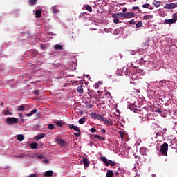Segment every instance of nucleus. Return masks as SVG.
Wrapping results in <instances>:
<instances>
[{
  "mask_svg": "<svg viewBox=\"0 0 177 177\" xmlns=\"http://www.w3.org/2000/svg\"><path fill=\"white\" fill-rule=\"evenodd\" d=\"M100 160L105 164L106 167H109V165L111 167L115 166V162H114L113 160H108L107 158L104 156L100 157Z\"/></svg>",
  "mask_w": 177,
  "mask_h": 177,
  "instance_id": "f257e3e1",
  "label": "nucleus"
},
{
  "mask_svg": "<svg viewBox=\"0 0 177 177\" xmlns=\"http://www.w3.org/2000/svg\"><path fill=\"white\" fill-rule=\"evenodd\" d=\"M160 153L162 156H168V143L165 142L160 146Z\"/></svg>",
  "mask_w": 177,
  "mask_h": 177,
  "instance_id": "f03ea898",
  "label": "nucleus"
},
{
  "mask_svg": "<svg viewBox=\"0 0 177 177\" xmlns=\"http://www.w3.org/2000/svg\"><path fill=\"white\" fill-rule=\"evenodd\" d=\"M6 123H7L8 125H14L15 124L19 123V120L17 118H7L6 119Z\"/></svg>",
  "mask_w": 177,
  "mask_h": 177,
  "instance_id": "7ed1b4c3",
  "label": "nucleus"
},
{
  "mask_svg": "<svg viewBox=\"0 0 177 177\" xmlns=\"http://www.w3.org/2000/svg\"><path fill=\"white\" fill-rule=\"evenodd\" d=\"M57 143L62 147L67 146V142H66L65 140H63L62 138L57 139Z\"/></svg>",
  "mask_w": 177,
  "mask_h": 177,
  "instance_id": "20e7f679",
  "label": "nucleus"
},
{
  "mask_svg": "<svg viewBox=\"0 0 177 177\" xmlns=\"http://www.w3.org/2000/svg\"><path fill=\"white\" fill-rule=\"evenodd\" d=\"M153 111L156 113H162V110H161V106L159 104H156L153 106Z\"/></svg>",
  "mask_w": 177,
  "mask_h": 177,
  "instance_id": "39448f33",
  "label": "nucleus"
},
{
  "mask_svg": "<svg viewBox=\"0 0 177 177\" xmlns=\"http://www.w3.org/2000/svg\"><path fill=\"white\" fill-rule=\"evenodd\" d=\"M82 162H83V164H84V167L85 168L89 167V165L91 164V162L89 161L88 159H87V158H83Z\"/></svg>",
  "mask_w": 177,
  "mask_h": 177,
  "instance_id": "423d86ee",
  "label": "nucleus"
},
{
  "mask_svg": "<svg viewBox=\"0 0 177 177\" xmlns=\"http://www.w3.org/2000/svg\"><path fill=\"white\" fill-rule=\"evenodd\" d=\"M27 107H28V104H24L21 105V106H18L17 107V110L19 111H21L23 110H26V109H27Z\"/></svg>",
  "mask_w": 177,
  "mask_h": 177,
  "instance_id": "0eeeda50",
  "label": "nucleus"
},
{
  "mask_svg": "<svg viewBox=\"0 0 177 177\" xmlns=\"http://www.w3.org/2000/svg\"><path fill=\"white\" fill-rule=\"evenodd\" d=\"M176 19H165V24H174L176 23Z\"/></svg>",
  "mask_w": 177,
  "mask_h": 177,
  "instance_id": "6e6552de",
  "label": "nucleus"
},
{
  "mask_svg": "<svg viewBox=\"0 0 177 177\" xmlns=\"http://www.w3.org/2000/svg\"><path fill=\"white\" fill-rule=\"evenodd\" d=\"M68 127L70 129H74V131H76V132H81L80 127L74 126V124H68Z\"/></svg>",
  "mask_w": 177,
  "mask_h": 177,
  "instance_id": "1a4fd4ad",
  "label": "nucleus"
},
{
  "mask_svg": "<svg viewBox=\"0 0 177 177\" xmlns=\"http://www.w3.org/2000/svg\"><path fill=\"white\" fill-rule=\"evenodd\" d=\"M45 136H46V133H40L39 135L35 136V139H36V140H39V139H42L45 138Z\"/></svg>",
  "mask_w": 177,
  "mask_h": 177,
  "instance_id": "9d476101",
  "label": "nucleus"
},
{
  "mask_svg": "<svg viewBox=\"0 0 177 177\" xmlns=\"http://www.w3.org/2000/svg\"><path fill=\"white\" fill-rule=\"evenodd\" d=\"M124 15H125L126 19H131L132 17H135V13L133 12H127V13H124Z\"/></svg>",
  "mask_w": 177,
  "mask_h": 177,
  "instance_id": "9b49d317",
  "label": "nucleus"
},
{
  "mask_svg": "<svg viewBox=\"0 0 177 177\" xmlns=\"http://www.w3.org/2000/svg\"><path fill=\"white\" fill-rule=\"evenodd\" d=\"M84 88H85L84 86H79L77 88V91L78 93H80V94L81 93H84Z\"/></svg>",
  "mask_w": 177,
  "mask_h": 177,
  "instance_id": "f8f14e48",
  "label": "nucleus"
},
{
  "mask_svg": "<svg viewBox=\"0 0 177 177\" xmlns=\"http://www.w3.org/2000/svg\"><path fill=\"white\" fill-rule=\"evenodd\" d=\"M53 175V171H46L44 174V177H50Z\"/></svg>",
  "mask_w": 177,
  "mask_h": 177,
  "instance_id": "ddd939ff",
  "label": "nucleus"
},
{
  "mask_svg": "<svg viewBox=\"0 0 177 177\" xmlns=\"http://www.w3.org/2000/svg\"><path fill=\"white\" fill-rule=\"evenodd\" d=\"M35 15H36V17L37 19H39V18L42 17V11L37 10L35 11Z\"/></svg>",
  "mask_w": 177,
  "mask_h": 177,
  "instance_id": "4468645a",
  "label": "nucleus"
},
{
  "mask_svg": "<svg viewBox=\"0 0 177 177\" xmlns=\"http://www.w3.org/2000/svg\"><path fill=\"white\" fill-rule=\"evenodd\" d=\"M102 122H104L105 125H108L109 127L113 125V123L110 120H107L106 118H104Z\"/></svg>",
  "mask_w": 177,
  "mask_h": 177,
  "instance_id": "2eb2a0df",
  "label": "nucleus"
},
{
  "mask_svg": "<svg viewBox=\"0 0 177 177\" xmlns=\"http://www.w3.org/2000/svg\"><path fill=\"white\" fill-rule=\"evenodd\" d=\"M153 6H155V8H160V6H161V1L155 0L153 2Z\"/></svg>",
  "mask_w": 177,
  "mask_h": 177,
  "instance_id": "dca6fc26",
  "label": "nucleus"
},
{
  "mask_svg": "<svg viewBox=\"0 0 177 177\" xmlns=\"http://www.w3.org/2000/svg\"><path fill=\"white\" fill-rule=\"evenodd\" d=\"M37 111H38V110L37 109H35L32 111H31V112L30 113L26 114V117H32V115L35 114V113H37Z\"/></svg>",
  "mask_w": 177,
  "mask_h": 177,
  "instance_id": "f3484780",
  "label": "nucleus"
},
{
  "mask_svg": "<svg viewBox=\"0 0 177 177\" xmlns=\"http://www.w3.org/2000/svg\"><path fill=\"white\" fill-rule=\"evenodd\" d=\"M17 139L19 142H23L24 140V136L23 134H19L17 136Z\"/></svg>",
  "mask_w": 177,
  "mask_h": 177,
  "instance_id": "a211bd4d",
  "label": "nucleus"
},
{
  "mask_svg": "<svg viewBox=\"0 0 177 177\" xmlns=\"http://www.w3.org/2000/svg\"><path fill=\"white\" fill-rule=\"evenodd\" d=\"M30 149H37V147H38V143L37 142H32L29 145Z\"/></svg>",
  "mask_w": 177,
  "mask_h": 177,
  "instance_id": "6ab92c4d",
  "label": "nucleus"
},
{
  "mask_svg": "<svg viewBox=\"0 0 177 177\" xmlns=\"http://www.w3.org/2000/svg\"><path fill=\"white\" fill-rule=\"evenodd\" d=\"M55 50H62L63 49V46L60 44H56L54 47Z\"/></svg>",
  "mask_w": 177,
  "mask_h": 177,
  "instance_id": "aec40b11",
  "label": "nucleus"
},
{
  "mask_svg": "<svg viewBox=\"0 0 177 177\" xmlns=\"http://www.w3.org/2000/svg\"><path fill=\"white\" fill-rule=\"evenodd\" d=\"M52 13H54V15H56V13H59V10H57V6H55L53 7Z\"/></svg>",
  "mask_w": 177,
  "mask_h": 177,
  "instance_id": "412c9836",
  "label": "nucleus"
},
{
  "mask_svg": "<svg viewBox=\"0 0 177 177\" xmlns=\"http://www.w3.org/2000/svg\"><path fill=\"white\" fill-rule=\"evenodd\" d=\"M114 173H113L112 170H108L106 172V177H113Z\"/></svg>",
  "mask_w": 177,
  "mask_h": 177,
  "instance_id": "4be33fe9",
  "label": "nucleus"
},
{
  "mask_svg": "<svg viewBox=\"0 0 177 177\" xmlns=\"http://www.w3.org/2000/svg\"><path fill=\"white\" fill-rule=\"evenodd\" d=\"M144 20H150V19H153V15H147L143 17Z\"/></svg>",
  "mask_w": 177,
  "mask_h": 177,
  "instance_id": "5701e85b",
  "label": "nucleus"
},
{
  "mask_svg": "<svg viewBox=\"0 0 177 177\" xmlns=\"http://www.w3.org/2000/svg\"><path fill=\"white\" fill-rule=\"evenodd\" d=\"M99 114H96V113H91V118H93L94 120H97Z\"/></svg>",
  "mask_w": 177,
  "mask_h": 177,
  "instance_id": "b1692460",
  "label": "nucleus"
},
{
  "mask_svg": "<svg viewBox=\"0 0 177 177\" xmlns=\"http://www.w3.org/2000/svg\"><path fill=\"white\" fill-rule=\"evenodd\" d=\"M94 138H96L97 139H99V140H102V141L106 140V138L100 137V136H99V135H95Z\"/></svg>",
  "mask_w": 177,
  "mask_h": 177,
  "instance_id": "393cba45",
  "label": "nucleus"
},
{
  "mask_svg": "<svg viewBox=\"0 0 177 177\" xmlns=\"http://www.w3.org/2000/svg\"><path fill=\"white\" fill-rule=\"evenodd\" d=\"M85 121H86V119L85 118V117H83L79 120V124H85Z\"/></svg>",
  "mask_w": 177,
  "mask_h": 177,
  "instance_id": "a878e982",
  "label": "nucleus"
},
{
  "mask_svg": "<svg viewBox=\"0 0 177 177\" xmlns=\"http://www.w3.org/2000/svg\"><path fill=\"white\" fill-rule=\"evenodd\" d=\"M149 44H150V38H147L145 42L143 43L144 46H149Z\"/></svg>",
  "mask_w": 177,
  "mask_h": 177,
  "instance_id": "bb28decb",
  "label": "nucleus"
},
{
  "mask_svg": "<svg viewBox=\"0 0 177 177\" xmlns=\"http://www.w3.org/2000/svg\"><path fill=\"white\" fill-rule=\"evenodd\" d=\"M136 27L137 28H140V27H143V23L142 21H139L136 24Z\"/></svg>",
  "mask_w": 177,
  "mask_h": 177,
  "instance_id": "cd10ccee",
  "label": "nucleus"
},
{
  "mask_svg": "<svg viewBox=\"0 0 177 177\" xmlns=\"http://www.w3.org/2000/svg\"><path fill=\"white\" fill-rule=\"evenodd\" d=\"M14 157H17V158H23V157H26V153H21L16 156H14Z\"/></svg>",
  "mask_w": 177,
  "mask_h": 177,
  "instance_id": "c85d7f7f",
  "label": "nucleus"
},
{
  "mask_svg": "<svg viewBox=\"0 0 177 177\" xmlns=\"http://www.w3.org/2000/svg\"><path fill=\"white\" fill-rule=\"evenodd\" d=\"M119 14V19H122V20H124V19H126L125 18V13H118Z\"/></svg>",
  "mask_w": 177,
  "mask_h": 177,
  "instance_id": "c756f323",
  "label": "nucleus"
},
{
  "mask_svg": "<svg viewBox=\"0 0 177 177\" xmlns=\"http://www.w3.org/2000/svg\"><path fill=\"white\" fill-rule=\"evenodd\" d=\"M104 118H105L104 117H103L101 115L98 114L97 120H98V121H104Z\"/></svg>",
  "mask_w": 177,
  "mask_h": 177,
  "instance_id": "7c9ffc66",
  "label": "nucleus"
},
{
  "mask_svg": "<svg viewBox=\"0 0 177 177\" xmlns=\"http://www.w3.org/2000/svg\"><path fill=\"white\" fill-rule=\"evenodd\" d=\"M57 127H63V123L62 122V120H57L55 122Z\"/></svg>",
  "mask_w": 177,
  "mask_h": 177,
  "instance_id": "2f4dec72",
  "label": "nucleus"
},
{
  "mask_svg": "<svg viewBox=\"0 0 177 177\" xmlns=\"http://www.w3.org/2000/svg\"><path fill=\"white\" fill-rule=\"evenodd\" d=\"M100 85H102V82H99L97 83H95L94 85L95 89H97L99 88Z\"/></svg>",
  "mask_w": 177,
  "mask_h": 177,
  "instance_id": "473e14b6",
  "label": "nucleus"
},
{
  "mask_svg": "<svg viewBox=\"0 0 177 177\" xmlns=\"http://www.w3.org/2000/svg\"><path fill=\"white\" fill-rule=\"evenodd\" d=\"M37 1L38 0H28L29 4L30 5H35Z\"/></svg>",
  "mask_w": 177,
  "mask_h": 177,
  "instance_id": "72a5a7b5",
  "label": "nucleus"
},
{
  "mask_svg": "<svg viewBox=\"0 0 177 177\" xmlns=\"http://www.w3.org/2000/svg\"><path fill=\"white\" fill-rule=\"evenodd\" d=\"M4 115H12V113H10V111H9V110H6L4 111Z\"/></svg>",
  "mask_w": 177,
  "mask_h": 177,
  "instance_id": "f704fd0d",
  "label": "nucleus"
},
{
  "mask_svg": "<svg viewBox=\"0 0 177 177\" xmlns=\"http://www.w3.org/2000/svg\"><path fill=\"white\" fill-rule=\"evenodd\" d=\"M112 17H113V19H120L118 13H115V14L112 15Z\"/></svg>",
  "mask_w": 177,
  "mask_h": 177,
  "instance_id": "c9c22d12",
  "label": "nucleus"
},
{
  "mask_svg": "<svg viewBox=\"0 0 177 177\" xmlns=\"http://www.w3.org/2000/svg\"><path fill=\"white\" fill-rule=\"evenodd\" d=\"M48 129L53 130L55 129V125H53V124H49L48 126Z\"/></svg>",
  "mask_w": 177,
  "mask_h": 177,
  "instance_id": "e433bc0d",
  "label": "nucleus"
},
{
  "mask_svg": "<svg viewBox=\"0 0 177 177\" xmlns=\"http://www.w3.org/2000/svg\"><path fill=\"white\" fill-rule=\"evenodd\" d=\"M86 9L88 12H92V7H91V6H89V5L86 6Z\"/></svg>",
  "mask_w": 177,
  "mask_h": 177,
  "instance_id": "4c0bfd02",
  "label": "nucleus"
},
{
  "mask_svg": "<svg viewBox=\"0 0 177 177\" xmlns=\"http://www.w3.org/2000/svg\"><path fill=\"white\" fill-rule=\"evenodd\" d=\"M164 9H171V6H170V4L166 3V4L164 6Z\"/></svg>",
  "mask_w": 177,
  "mask_h": 177,
  "instance_id": "58836bf2",
  "label": "nucleus"
},
{
  "mask_svg": "<svg viewBox=\"0 0 177 177\" xmlns=\"http://www.w3.org/2000/svg\"><path fill=\"white\" fill-rule=\"evenodd\" d=\"M149 6H150V4H149V3L142 5V8H144L145 9H149Z\"/></svg>",
  "mask_w": 177,
  "mask_h": 177,
  "instance_id": "ea45409f",
  "label": "nucleus"
},
{
  "mask_svg": "<svg viewBox=\"0 0 177 177\" xmlns=\"http://www.w3.org/2000/svg\"><path fill=\"white\" fill-rule=\"evenodd\" d=\"M177 5L176 3H171L170 4V9H175L176 8Z\"/></svg>",
  "mask_w": 177,
  "mask_h": 177,
  "instance_id": "a19ab883",
  "label": "nucleus"
},
{
  "mask_svg": "<svg viewBox=\"0 0 177 177\" xmlns=\"http://www.w3.org/2000/svg\"><path fill=\"white\" fill-rule=\"evenodd\" d=\"M34 95H35V96H39V90H36L33 92Z\"/></svg>",
  "mask_w": 177,
  "mask_h": 177,
  "instance_id": "79ce46f5",
  "label": "nucleus"
},
{
  "mask_svg": "<svg viewBox=\"0 0 177 177\" xmlns=\"http://www.w3.org/2000/svg\"><path fill=\"white\" fill-rule=\"evenodd\" d=\"M106 96H107V97H111V99H112L113 97H111V93H110V92L107 91L105 93Z\"/></svg>",
  "mask_w": 177,
  "mask_h": 177,
  "instance_id": "37998d69",
  "label": "nucleus"
},
{
  "mask_svg": "<svg viewBox=\"0 0 177 177\" xmlns=\"http://www.w3.org/2000/svg\"><path fill=\"white\" fill-rule=\"evenodd\" d=\"M113 23H115V24H118V23H120V19H113Z\"/></svg>",
  "mask_w": 177,
  "mask_h": 177,
  "instance_id": "c03bdc74",
  "label": "nucleus"
},
{
  "mask_svg": "<svg viewBox=\"0 0 177 177\" xmlns=\"http://www.w3.org/2000/svg\"><path fill=\"white\" fill-rule=\"evenodd\" d=\"M74 135L76 138H80V136H81V132H78L77 133H74Z\"/></svg>",
  "mask_w": 177,
  "mask_h": 177,
  "instance_id": "a18cd8bd",
  "label": "nucleus"
},
{
  "mask_svg": "<svg viewBox=\"0 0 177 177\" xmlns=\"http://www.w3.org/2000/svg\"><path fill=\"white\" fill-rule=\"evenodd\" d=\"M28 177H38V176L36 174H32L29 175Z\"/></svg>",
  "mask_w": 177,
  "mask_h": 177,
  "instance_id": "49530a36",
  "label": "nucleus"
},
{
  "mask_svg": "<svg viewBox=\"0 0 177 177\" xmlns=\"http://www.w3.org/2000/svg\"><path fill=\"white\" fill-rule=\"evenodd\" d=\"M95 131H96V129H95V127H93V128L91 129V132L92 133H95Z\"/></svg>",
  "mask_w": 177,
  "mask_h": 177,
  "instance_id": "de8ad7c7",
  "label": "nucleus"
},
{
  "mask_svg": "<svg viewBox=\"0 0 177 177\" xmlns=\"http://www.w3.org/2000/svg\"><path fill=\"white\" fill-rule=\"evenodd\" d=\"M120 138H121L122 139H124V133H123L122 131H121V132L120 133Z\"/></svg>",
  "mask_w": 177,
  "mask_h": 177,
  "instance_id": "09e8293b",
  "label": "nucleus"
},
{
  "mask_svg": "<svg viewBox=\"0 0 177 177\" xmlns=\"http://www.w3.org/2000/svg\"><path fill=\"white\" fill-rule=\"evenodd\" d=\"M133 10H139V7L138 6L133 7Z\"/></svg>",
  "mask_w": 177,
  "mask_h": 177,
  "instance_id": "8fccbe9b",
  "label": "nucleus"
},
{
  "mask_svg": "<svg viewBox=\"0 0 177 177\" xmlns=\"http://www.w3.org/2000/svg\"><path fill=\"white\" fill-rule=\"evenodd\" d=\"M38 158H39V160H42V159H44V156L43 155H39L38 156Z\"/></svg>",
  "mask_w": 177,
  "mask_h": 177,
  "instance_id": "3c124183",
  "label": "nucleus"
},
{
  "mask_svg": "<svg viewBox=\"0 0 177 177\" xmlns=\"http://www.w3.org/2000/svg\"><path fill=\"white\" fill-rule=\"evenodd\" d=\"M80 17H85V14L84 13H80Z\"/></svg>",
  "mask_w": 177,
  "mask_h": 177,
  "instance_id": "603ef678",
  "label": "nucleus"
},
{
  "mask_svg": "<svg viewBox=\"0 0 177 177\" xmlns=\"http://www.w3.org/2000/svg\"><path fill=\"white\" fill-rule=\"evenodd\" d=\"M44 162H45L46 164H48L49 162V160L48 159H46L44 160Z\"/></svg>",
  "mask_w": 177,
  "mask_h": 177,
  "instance_id": "864d4df0",
  "label": "nucleus"
},
{
  "mask_svg": "<svg viewBox=\"0 0 177 177\" xmlns=\"http://www.w3.org/2000/svg\"><path fill=\"white\" fill-rule=\"evenodd\" d=\"M88 109H92L93 105H92V104H89L88 105Z\"/></svg>",
  "mask_w": 177,
  "mask_h": 177,
  "instance_id": "5fc2aeb1",
  "label": "nucleus"
},
{
  "mask_svg": "<svg viewBox=\"0 0 177 177\" xmlns=\"http://www.w3.org/2000/svg\"><path fill=\"white\" fill-rule=\"evenodd\" d=\"M122 12H123L124 13H125V12H127V8H124L123 10H122Z\"/></svg>",
  "mask_w": 177,
  "mask_h": 177,
  "instance_id": "6e6d98bb",
  "label": "nucleus"
},
{
  "mask_svg": "<svg viewBox=\"0 0 177 177\" xmlns=\"http://www.w3.org/2000/svg\"><path fill=\"white\" fill-rule=\"evenodd\" d=\"M173 17H174V19H177V15H176V14H174V15H173Z\"/></svg>",
  "mask_w": 177,
  "mask_h": 177,
  "instance_id": "4d7b16f0",
  "label": "nucleus"
},
{
  "mask_svg": "<svg viewBox=\"0 0 177 177\" xmlns=\"http://www.w3.org/2000/svg\"><path fill=\"white\" fill-rule=\"evenodd\" d=\"M101 132H102V133H106V129H102Z\"/></svg>",
  "mask_w": 177,
  "mask_h": 177,
  "instance_id": "13d9d810",
  "label": "nucleus"
},
{
  "mask_svg": "<svg viewBox=\"0 0 177 177\" xmlns=\"http://www.w3.org/2000/svg\"><path fill=\"white\" fill-rule=\"evenodd\" d=\"M151 176L152 177H157V175H156L155 174H152Z\"/></svg>",
  "mask_w": 177,
  "mask_h": 177,
  "instance_id": "bf43d9fd",
  "label": "nucleus"
},
{
  "mask_svg": "<svg viewBox=\"0 0 177 177\" xmlns=\"http://www.w3.org/2000/svg\"><path fill=\"white\" fill-rule=\"evenodd\" d=\"M18 116H19V117H23V114L19 113V114L18 115Z\"/></svg>",
  "mask_w": 177,
  "mask_h": 177,
  "instance_id": "052dcab7",
  "label": "nucleus"
},
{
  "mask_svg": "<svg viewBox=\"0 0 177 177\" xmlns=\"http://www.w3.org/2000/svg\"><path fill=\"white\" fill-rule=\"evenodd\" d=\"M129 23H130V24H132V23H133V20H131V21H129Z\"/></svg>",
  "mask_w": 177,
  "mask_h": 177,
  "instance_id": "680f3d73",
  "label": "nucleus"
},
{
  "mask_svg": "<svg viewBox=\"0 0 177 177\" xmlns=\"http://www.w3.org/2000/svg\"><path fill=\"white\" fill-rule=\"evenodd\" d=\"M95 91H90V93H93Z\"/></svg>",
  "mask_w": 177,
  "mask_h": 177,
  "instance_id": "e2e57ef3",
  "label": "nucleus"
},
{
  "mask_svg": "<svg viewBox=\"0 0 177 177\" xmlns=\"http://www.w3.org/2000/svg\"><path fill=\"white\" fill-rule=\"evenodd\" d=\"M21 121H22L23 122H24V119H21Z\"/></svg>",
  "mask_w": 177,
  "mask_h": 177,
  "instance_id": "0e129e2a",
  "label": "nucleus"
},
{
  "mask_svg": "<svg viewBox=\"0 0 177 177\" xmlns=\"http://www.w3.org/2000/svg\"><path fill=\"white\" fill-rule=\"evenodd\" d=\"M116 175H120V174L118 172H116Z\"/></svg>",
  "mask_w": 177,
  "mask_h": 177,
  "instance_id": "69168bd1",
  "label": "nucleus"
},
{
  "mask_svg": "<svg viewBox=\"0 0 177 177\" xmlns=\"http://www.w3.org/2000/svg\"><path fill=\"white\" fill-rule=\"evenodd\" d=\"M135 158H138V156H135Z\"/></svg>",
  "mask_w": 177,
  "mask_h": 177,
  "instance_id": "338daca9",
  "label": "nucleus"
},
{
  "mask_svg": "<svg viewBox=\"0 0 177 177\" xmlns=\"http://www.w3.org/2000/svg\"><path fill=\"white\" fill-rule=\"evenodd\" d=\"M128 149H129V150H131V147H128Z\"/></svg>",
  "mask_w": 177,
  "mask_h": 177,
  "instance_id": "774afa93",
  "label": "nucleus"
}]
</instances>
